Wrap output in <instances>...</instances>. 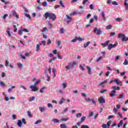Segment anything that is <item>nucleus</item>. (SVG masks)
Returning a JSON list of instances; mask_svg holds the SVG:
<instances>
[{"instance_id": "nucleus-1", "label": "nucleus", "mask_w": 128, "mask_h": 128, "mask_svg": "<svg viewBox=\"0 0 128 128\" xmlns=\"http://www.w3.org/2000/svg\"><path fill=\"white\" fill-rule=\"evenodd\" d=\"M43 16L45 20H48V18L49 20H52V22L56 20V14L52 12H46L43 15Z\"/></svg>"}, {"instance_id": "nucleus-2", "label": "nucleus", "mask_w": 128, "mask_h": 128, "mask_svg": "<svg viewBox=\"0 0 128 128\" xmlns=\"http://www.w3.org/2000/svg\"><path fill=\"white\" fill-rule=\"evenodd\" d=\"M112 90L111 91V93H110V96L111 98H114V96H116V90H120V88L118 86H112Z\"/></svg>"}, {"instance_id": "nucleus-3", "label": "nucleus", "mask_w": 128, "mask_h": 128, "mask_svg": "<svg viewBox=\"0 0 128 128\" xmlns=\"http://www.w3.org/2000/svg\"><path fill=\"white\" fill-rule=\"evenodd\" d=\"M118 38H122V42H128V38L126 36V35L120 33L118 35Z\"/></svg>"}, {"instance_id": "nucleus-4", "label": "nucleus", "mask_w": 128, "mask_h": 128, "mask_svg": "<svg viewBox=\"0 0 128 128\" xmlns=\"http://www.w3.org/2000/svg\"><path fill=\"white\" fill-rule=\"evenodd\" d=\"M98 102L100 104H104L106 103V100H104V97L102 96L98 100Z\"/></svg>"}, {"instance_id": "nucleus-5", "label": "nucleus", "mask_w": 128, "mask_h": 128, "mask_svg": "<svg viewBox=\"0 0 128 128\" xmlns=\"http://www.w3.org/2000/svg\"><path fill=\"white\" fill-rule=\"evenodd\" d=\"M30 88L32 89V92H36L38 90V88L34 86L31 85L30 86Z\"/></svg>"}, {"instance_id": "nucleus-6", "label": "nucleus", "mask_w": 128, "mask_h": 128, "mask_svg": "<svg viewBox=\"0 0 128 128\" xmlns=\"http://www.w3.org/2000/svg\"><path fill=\"white\" fill-rule=\"evenodd\" d=\"M76 64V62H72L68 63V65L70 66V68H74Z\"/></svg>"}, {"instance_id": "nucleus-7", "label": "nucleus", "mask_w": 128, "mask_h": 128, "mask_svg": "<svg viewBox=\"0 0 128 128\" xmlns=\"http://www.w3.org/2000/svg\"><path fill=\"white\" fill-rule=\"evenodd\" d=\"M110 42V40H106L105 43H102L101 46H103V48H106L107 46H108V44Z\"/></svg>"}, {"instance_id": "nucleus-8", "label": "nucleus", "mask_w": 128, "mask_h": 128, "mask_svg": "<svg viewBox=\"0 0 128 128\" xmlns=\"http://www.w3.org/2000/svg\"><path fill=\"white\" fill-rule=\"evenodd\" d=\"M17 124L18 126H19L20 128H22V120H18V122L17 123Z\"/></svg>"}, {"instance_id": "nucleus-9", "label": "nucleus", "mask_w": 128, "mask_h": 128, "mask_svg": "<svg viewBox=\"0 0 128 128\" xmlns=\"http://www.w3.org/2000/svg\"><path fill=\"white\" fill-rule=\"evenodd\" d=\"M12 14L13 16H15L16 18H18V14L16 13V11L12 12Z\"/></svg>"}, {"instance_id": "nucleus-10", "label": "nucleus", "mask_w": 128, "mask_h": 128, "mask_svg": "<svg viewBox=\"0 0 128 128\" xmlns=\"http://www.w3.org/2000/svg\"><path fill=\"white\" fill-rule=\"evenodd\" d=\"M124 124V121L122 120H121L120 121L119 124L118 125V128H120Z\"/></svg>"}, {"instance_id": "nucleus-11", "label": "nucleus", "mask_w": 128, "mask_h": 128, "mask_svg": "<svg viewBox=\"0 0 128 128\" xmlns=\"http://www.w3.org/2000/svg\"><path fill=\"white\" fill-rule=\"evenodd\" d=\"M66 22L67 24H68L70 22V20H72V18L68 16H66Z\"/></svg>"}, {"instance_id": "nucleus-12", "label": "nucleus", "mask_w": 128, "mask_h": 128, "mask_svg": "<svg viewBox=\"0 0 128 128\" xmlns=\"http://www.w3.org/2000/svg\"><path fill=\"white\" fill-rule=\"evenodd\" d=\"M87 68L88 74H92V68H90V67L89 66H88Z\"/></svg>"}, {"instance_id": "nucleus-13", "label": "nucleus", "mask_w": 128, "mask_h": 128, "mask_svg": "<svg viewBox=\"0 0 128 128\" xmlns=\"http://www.w3.org/2000/svg\"><path fill=\"white\" fill-rule=\"evenodd\" d=\"M101 14H102V18H103V20H104H104H106V18H105L104 12V11H102L101 12Z\"/></svg>"}, {"instance_id": "nucleus-14", "label": "nucleus", "mask_w": 128, "mask_h": 128, "mask_svg": "<svg viewBox=\"0 0 128 128\" xmlns=\"http://www.w3.org/2000/svg\"><path fill=\"white\" fill-rule=\"evenodd\" d=\"M51 122H55V123H58V122H60V120H58L56 118L52 119L51 120Z\"/></svg>"}, {"instance_id": "nucleus-15", "label": "nucleus", "mask_w": 128, "mask_h": 128, "mask_svg": "<svg viewBox=\"0 0 128 128\" xmlns=\"http://www.w3.org/2000/svg\"><path fill=\"white\" fill-rule=\"evenodd\" d=\"M85 120H86V116H82L80 118V123L82 124V122H84Z\"/></svg>"}, {"instance_id": "nucleus-16", "label": "nucleus", "mask_w": 128, "mask_h": 128, "mask_svg": "<svg viewBox=\"0 0 128 128\" xmlns=\"http://www.w3.org/2000/svg\"><path fill=\"white\" fill-rule=\"evenodd\" d=\"M27 112H28V116L29 118H32V112H30V111H28Z\"/></svg>"}, {"instance_id": "nucleus-17", "label": "nucleus", "mask_w": 128, "mask_h": 128, "mask_svg": "<svg viewBox=\"0 0 128 128\" xmlns=\"http://www.w3.org/2000/svg\"><path fill=\"white\" fill-rule=\"evenodd\" d=\"M106 82H108V80H104V81L102 82L99 86H102V84H106Z\"/></svg>"}, {"instance_id": "nucleus-18", "label": "nucleus", "mask_w": 128, "mask_h": 128, "mask_svg": "<svg viewBox=\"0 0 128 128\" xmlns=\"http://www.w3.org/2000/svg\"><path fill=\"white\" fill-rule=\"evenodd\" d=\"M68 108H65L64 110H62V114H64L66 112H68Z\"/></svg>"}, {"instance_id": "nucleus-19", "label": "nucleus", "mask_w": 128, "mask_h": 128, "mask_svg": "<svg viewBox=\"0 0 128 128\" xmlns=\"http://www.w3.org/2000/svg\"><path fill=\"white\" fill-rule=\"evenodd\" d=\"M24 31H22V27L20 30H18V34H20V36H22V32Z\"/></svg>"}, {"instance_id": "nucleus-20", "label": "nucleus", "mask_w": 128, "mask_h": 128, "mask_svg": "<svg viewBox=\"0 0 128 128\" xmlns=\"http://www.w3.org/2000/svg\"><path fill=\"white\" fill-rule=\"evenodd\" d=\"M102 31L101 30H98L96 33L97 36H100V34H102Z\"/></svg>"}, {"instance_id": "nucleus-21", "label": "nucleus", "mask_w": 128, "mask_h": 128, "mask_svg": "<svg viewBox=\"0 0 128 128\" xmlns=\"http://www.w3.org/2000/svg\"><path fill=\"white\" fill-rule=\"evenodd\" d=\"M78 14V12L76 11H74L70 14V16H76Z\"/></svg>"}, {"instance_id": "nucleus-22", "label": "nucleus", "mask_w": 128, "mask_h": 128, "mask_svg": "<svg viewBox=\"0 0 128 128\" xmlns=\"http://www.w3.org/2000/svg\"><path fill=\"white\" fill-rule=\"evenodd\" d=\"M39 110L40 112H44V110H46V109H44V108H42V107H40Z\"/></svg>"}, {"instance_id": "nucleus-23", "label": "nucleus", "mask_w": 128, "mask_h": 128, "mask_svg": "<svg viewBox=\"0 0 128 128\" xmlns=\"http://www.w3.org/2000/svg\"><path fill=\"white\" fill-rule=\"evenodd\" d=\"M42 6H48V2H46V1H44L42 3Z\"/></svg>"}, {"instance_id": "nucleus-24", "label": "nucleus", "mask_w": 128, "mask_h": 128, "mask_svg": "<svg viewBox=\"0 0 128 128\" xmlns=\"http://www.w3.org/2000/svg\"><path fill=\"white\" fill-rule=\"evenodd\" d=\"M112 4L113 6H118V2H116V1H113L112 2Z\"/></svg>"}, {"instance_id": "nucleus-25", "label": "nucleus", "mask_w": 128, "mask_h": 128, "mask_svg": "<svg viewBox=\"0 0 128 128\" xmlns=\"http://www.w3.org/2000/svg\"><path fill=\"white\" fill-rule=\"evenodd\" d=\"M76 118H80V116H82V113L76 114Z\"/></svg>"}, {"instance_id": "nucleus-26", "label": "nucleus", "mask_w": 128, "mask_h": 128, "mask_svg": "<svg viewBox=\"0 0 128 128\" xmlns=\"http://www.w3.org/2000/svg\"><path fill=\"white\" fill-rule=\"evenodd\" d=\"M48 32V28H46V27H44L43 28V30L42 31V32Z\"/></svg>"}, {"instance_id": "nucleus-27", "label": "nucleus", "mask_w": 128, "mask_h": 128, "mask_svg": "<svg viewBox=\"0 0 128 128\" xmlns=\"http://www.w3.org/2000/svg\"><path fill=\"white\" fill-rule=\"evenodd\" d=\"M108 92V90L106 89H103L102 90L100 91V94H104V92Z\"/></svg>"}, {"instance_id": "nucleus-28", "label": "nucleus", "mask_w": 128, "mask_h": 128, "mask_svg": "<svg viewBox=\"0 0 128 128\" xmlns=\"http://www.w3.org/2000/svg\"><path fill=\"white\" fill-rule=\"evenodd\" d=\"M40 122H42V120H38L34 122V124H40Z\"/></svg>"}, {"instance_id": "nucleus-29", "label": "nucleus", "mask_w": 128, "mask_h": 128, "mask_svg": "<svg viewBox=\"0 0 128 128\" xmlns=\"http://www.w3.org/2000/svg\"><path fill=\"white\" fill-rule=\"evenodd\" d=\"M40 50V45L37 44L36 46V52H38Z\"/></svg>"}, {"instance_id": "nucleus-30", "label": "nucleus", "mask_w": 128, "mask_h": 128, "mask_svg": "<svg viewBox=\"0 0 128 128\" xmlns=\"http://www.w3.org/2000/svg\"><path fill=\"white\" fill-rule=\"evenodd\" d=\"M112 44H110L108 46V49L109 50H112Z\"/></svg>"}, {"instance_id": "nucleus-31", "label": "nucleus", "mask_w": 128, "mask_h": 128, "mask_svg": "<svg viewBox=\"0 0 128 128\" xmlns=\"http://www.w3.org/2000/svg\"><path fill=\"white\" fill-rule=\"evenodd\" d=\"M5 66H10V62H8V60H6Z\"/></svg>"}, {"instance_id": "nucleus-32", "label": "nucleus", "mask_w": 128, "mask_h": 128, "mask_svg": "<svg viewBox=\"0 0 128 128\" xmlns=\"http://www.w3.org/2000/svg\"><path fill=\"white\" fill-rule=\"evenodd\" d=\"M2 2H4L6 4H10V2L6 1V0H0Z\"/></svg>"}, {"instance_id": "nucleus-33", "label": "nucleus", "mask_w": 128, "mask_h": 128, "mask_svg": "<svg viewBox=\"0 0 128 128\" xmlns=\"http://www.w3.org/2000/svg\"><path fill=\"white\" fill-rule=\"evenodd\" d=\"M60 4L62 6V8H66L64 4V2L62 0H60Z\"/></svg>"}, {"instance_id": "nucleus-34", "label": "nucleus", "mask_w": 128, "mask_h": 128, "mask_svg": "<svg viewBox=\"0 0 128 128\" xmlns=\"http://www.w3.org/2000/svg\"><path fill=\"white\" fill-rule=\"evenodd\" d=\"M61 128H66V125L64 124H60Z\"/></svg>"}, {"instance_id": "nucleus-35", "label": "nucleus", "mask_w": 128, "mask_h": 128, "mask_svg": "<svg viewBox=\"0 0 128 128\" xmlns=\"http://www.w3.org/2000/svg\"><path fill=\"white\" fill-rule=\"evenodd\" d=\"M113 82H116V84H120V82H118V79H116V80H114Z\"/></svg>"}, {"instance_id": "nucleus-36", "label": "nucleus", "mask_w": 128, "mask_h": 128, "mask_svg": "<svg viewBox=\"0 0 128 128\" xmlns=\"http://www.w3.org/2000/svg\"><path fill=\"white\" fill-rule=\"evenodd\" d=\"M81 128H90V126L88 125H82Z\"/></svg>"}, {"instance_id": "nucleus-37", "label": "nucleus", "mask_w": 128, "mask_h": 128, "mask_svg": "<svg viewBox=\"0 0 128 128\" xmlns=\"http://www.w3.org/2000/svg\"><path fill=\"white\" fill-rule=\"evenodd\" d=\"M124 66H128V60L126 59L125 60L124 62Z\"/></svg>"}, {"instance_id": "nucleus-38", "label": "nucleus", "mask_w": 128, "mask_h": 128, "mask_svg": "<svg viewBox=\"0 0 128 128\" xmlns=\"http://www.w3.org/2000/svg\"><path fill=\"white\" fill-rule=\"evenodd\" d=\"M18 66L20 68H22V64L20 62H18Z\"/></svg>"}, {"instance_id": "nucleus-39", "label": "nucleus", "mask_w": 128, "mask_h": 128, "mask_svg": "<svg viewBox=\"0 0 128 128\" xmlns=\"http://www.w3.org/2000/svg\"><path fill=\"white\" fill-rule=\"evenodd\" d=\"M114 118V115H110V116H108V119L110 120V118Z\"/></svg>"}, {"instance_id": "nucleus-40", "label": "nucleus", "mask_w": 128, "mask_h": 128, "mask_svg": "<svg viewBox=\"0 0 128 128\" xmlns=\"http://www.w3.org/2000/svg\"><path fill=\"white\" fill-rule=\"evenodd\" d=\"M118 43H115L114 44H112V48H116L117 46H118Z\"/></svg>"}, {"instance_id": "nucleus-41", "label": "nucleus", "mask_w": 128, "mask_h": 128, "mask_svg": "<svg viewBox=\"0 0 128 128\" xmlns=\"http://www.w3.org/2000/svg\"><path fill=\"white\" fill-rule=\"evenodd\" d=\"M0 85L2 86H6V84H4V82L0 81Z\"/></svg>"}, {"instance_id": "nucleus-42", "label": "nucleus", "mask_w": 128, "mask_h": 128, "mask_svg": "<svg viewBox=\"0 0 128 128\" xmlns=\"http://www.w3.org/2000/svg\"><path fill=\"white\" fill-rule=\"evenodd\" d=\"M34 98H36V97L32 96V98H30V102H32V100H34Z\"/></svg>"}, {"instance_id": "nucleus-43", "label": "nucleus", "mask_w": 128, "mask_h": 128, "mask_svg": "<svg viewBox=\"0 0 128 128\" xmlns=\"http://www.w3.org/2000/svg\"><path fill=\"white\" fill-rule=\"evenodd\" d=\"M112 122H110V120H109L107 122V125L108 128H110V123Z\"/></svg>"}, {"instance_id": "nucleus-44", "label": "nucleus", "mask_w": 128, "mask_h": 128, "mask_svg": "<svg viewBox=\"0 0 128 128\" xmlns=\"http://www.w3.org/2000/svg\"><path fill=\"white\" fill-rule=\"evenodd\" d=\"M22 122L24 124H26V119H24V118H22Z\"/></svg>"}, {"instance_id": "nucleus-45", "label": "nucleus", "mask_w": 128, "mask_h": 128, "mask_svg": "<svg viewBox=\"0 0 128 128\" xmlns=\"http://www.w3.org/2000/svg\"><path fill=\"white\" fill-rule=\"evenodd\" d=\"M116 22H122V20L120 18H116Z\"/></svg>"}, {"instance_id": "nucleus-46", "label": "nucleus", "mask_w": 128, "mask_h": 128, "mask_svg": "<svg viewBox=\"0 0 128 128\" xmlns=\"http://www.w3.org/2000/svg\"><path fill=\"white\" fill-rule=\"evenodd\" d=\"M25 16H26V18H28L29 20H30L31 18H30V16L28 14H25Z\"/></svg>"}, {"instance_id": "nucleus-47", "label": "nucleus", "mask_w": 128, "mask_h": 128, "mask_svg": "<svg viewBox=\"0 0 128 128\" xmlns=\"http://www.w3.org/2000/svg\"><path fill=\"white\" fill-rule=\"evenodd\" d=\"M50 44H52V40H50V39H48L47 42V44L48 46Z\"/></svg>"}, {"instance_id": "nucleus-48", "label": "nucleus", "mask_w": 128, "mask_h": 128, "mask_svg": "<svg viewBox=\"0 0 128 128\" xmlns=\"http://www.w3.org/2000/svg\"><path fill=\"white\" fill-rule=\"evenodd\" d=\"M62 86L64 90L66 88V83H62Z\"/></svg>"}, {"instance_id": "nucleus-49", "label": "nucleus", "mask_w": 128, "mask_h": 128, "mask_svg": "<svg viewBox=\"0 0 128 128\" xmlns=\"http://www.w3.org/2000/svg\"><path fill=\"white\" fill-rule=\"evenodd\" d=\"M7 16H8V14H4V16H2V18L4 20H6V18H7Z\"/></svg>"}, {"instance_id": "nucleus-50", "label": "nucleus", "mask_w": 128, "mask_h": 128, "mask_svg": "<svg viewBox=\"0 0 128 128\" xmlns=\"http://www.w3.org/2000/svg\"><path fill=\"white\" fill-rule=\"evenodd\" d=\"M46 76L48 79L46 80L47 82H50V77L48 76V74H46Z\"/></svg>"}, {"instance_id": "nucleus-51", "label": "nucleus", "mask_w": 128, "mask_h": 128, "mask_svg": "<svg viewBox=\"0 0 128 128\" xmlns=\"http://www.w3.org/2000/svg\"><path fill=\"white\" fill-rule=\"evenodd\" d=\"M22 31L24 32H30V31L26 28H23Z\"/></svg>"}, {"instance_id": "nucleus-52", "label": "nucleus", "mask_w": 128, "mask_h": 128, "mask_svg": "<svg viewBox=\"0 0 128 128\" xmlns=\"http://www.w3.org/2000/svg\"><path fill=\"white\" fill-rule=\"evenodd\" d=\"M20 88H23V90H26L27 88H26L24 87V86L22 85H20Z\"/></svg>"}, {"instance_id": "nucleus-53", "label": "nucleus", "mask_w": 128, "mask_h": 128, "mask_svg": "<svg viewBox=\"0 0 128 128\" xmlns=\"http://www.w3.org/2000/svg\"><path fill=\"white\" fill-rule=\"evenodd\" d=\"M76 40H78V38H76V37L75 38L73 39L72 40V42H76Z\"/></svg>"}, {"instance_id": "nucleus-54", "label": "nucleus", "mask_w": 128, "mask_h": 128, "mask_svg": "<svg viewBox=\"0 0 128 128\" xmlns=\"http://www.w3.org/2000/svg\"><path fill=\"white\" fill-rule=\"evenodd\" d=\"M60 8V5H56L54 7V8L55 10H56V8Z\"/></svg>"}, {"instance_id": "nucleus-55", "label": "nucleus", "mask_w": 128, "mask_h": 128, "mask_svg": "<svg viewBox=\"0 0 128 128\" xmlns=\"http://www.w3.org/2000/svg\"><path fill=\"white\" fill-rule=\"evenodd\" d=\"M61 120H62V122H66V120H68V118H62Z\"/></svg>"}, {"instance_id": "nucleus-56", "label": "nucleus", "mask_w": 128, "mask_h": 128, "mask_svg": "<svg viewBox=\"0 0 128 128\" xmlns=\"http://www.w3.org/2000/svg\"><path fill=\"white\" fill-rule=\"evenodd\" d=\"M106 28H107V30H111V28H112V25H108L106 26Z\"/></svg>"}, {"instance_id": "nucleus-57", "label": "nucleus", "mask_w": 128, "mask_h": 128, "mask_svg": "<svg viewBox=\"0 0 128 128\" xmlns=\"http://www.w3.org/2000/svg\"><path fill=\"white\" fill-rule=\"evenodd\" d=\"M1 76L2 78H4L6 76V74L4 72H2Z\"/></svg>"}, {"instance_id": "nucleus-58", "label": "nucleus", "mask_w": 128, "mask_h": 128, "mask_svg": "<svg viewBox=\"0 0 128 128\" xmlns=\"http://www.w3.org/2000/svg\"><path fill=\"white\" fill-rule=\"evenodd\" d=\"M110 36H116V32H110Z\"/></svg>"}, {"instance_id": "nucleus-59", "label": "nucleus", "mask_w": 128, "mask_h": 128, "mask_svg": "<svg viewBox=\"0 0 128 128\" xmlns=\"http://www.w3.org/2000/svg\"><path fill=\"white\" fill-rule=\"evenodd\" d=\"M94 114V112H90L88 115V117L90 118V116H92Z\"/></svg>"}, {"instance_id": "nucleus-60", "label": "nucleus", "mask_w": 128, "mask_h": 128, "mask_svg": "<svg viewBox=\"0 0 128 128\" xmlns=\"http://www.w3.org/2000/svg\"><path fill=\"white\" fill-rule=\"evenodd\" d=\"M60 44H62V42L60 40L57 41V44L58 46H60Z\"/></svg>"}, {"instance_id": "nucleus-61", "label": "nucleus", "mask_w": 128, "mask_h": 128, "mask_svg": "<svg viewBox=\"0 0 128 128\" xmlns=\"http://www.w3.org/2000/svg\"><path fill=\"white\" fill-rule=\"evenodd\" d=\"M124 98V94H120L118 97V98Z\"/></svg>"}, {"instance_id": "nucleus-62", "label": "nucleus", "mask_w": 128, "mask_h": 128, "mask_svg": "<svg viewBox=\"0 0 128 128\" xmlns=\"http://www.w3.org/2000/svg\"><path fill=\"white\" fill-rule=\"evenodd\" d=\"M41 42H42V44L44 45V46H46V41L45 40H42Z\"/></svg>"}, {"instance_id": "nucleus-63", "label": "nucleus", "mask_w": 128, "mask_h": 128, "mask_svg": "<svg viewBox=\"0 0 128 128\" xmlns=\"http://www.w3.org/2000/svg\"><path fill=\"white\" fill-rule=\"evenodd\" d=\"M90 10H94V5L92 4H90Z\"/></svg>"}, {"instance_id": "nucleus-64", "label": "nucleus", "mask_w": 128, "mask_h": 128, "mask_svg": "<svg viewBox=\"0 0 128 128\" xmlns=\"http://www.w3.org/2000/svg\"><path fill=\"white\" fill-rule=\"evenodd\" d=\"M102 128H108V126L106 125V124H103L102 125Z\"/></svg>"}]
</instances>
